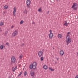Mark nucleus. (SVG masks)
Wrapping results in <instances>:
<instances>
[{
  "mask_svg": "<svg viewBox=\"0 0 78 78\" xmlns=\"http://www.w3.org/2000/svg\"><path fill=\"white\" fill-rule=\"evenodd\" d=\"M57 1H59V0H57Z\"/></svg>",
  "mask_w": 78,
  "mask_h": 78,
  "instance_id": "obj_40",
  "label": "nucleus"
},
{
  "mask_svg": "<svg viewBox=\"0 0 78 78\" xmlns=\"http://www.w3.org/2000/svg\"><path fill=\"white\" fill-rule=\"evenodd\" d=\"M3 24H4V23H3V22H2V23H0V25L1 26L3 25Z\"/></svg>",
  "mask_w": 78,
  "mask_h": 78,
  "instance_id": "obj_24",
  "label": "nucleus"
},
{
  "mask_svg": "<svg viewBox=\"0 0 78 78\" xmlns=\"http://www.w3.org/2000/svg\"><path fill=\"white\" fill-rule=\"evenodd\" d=\"M24 11H25V12L26 14H27V10L25 9V10Z\"/></svg>",
  "mask_w": 78,
  "mask_h": 78,
  "instance_id": "obj_25",
  "label": "nucleus"
},
{
  "mask_svg": "<svg viewBox=\"0 0 78 78\" xmlns=\"http://www.w3.org/2000/svg\"><path fill=\"white\" fill-rule=\"evenodd\" d=\"M42 10V9L41 8H40V9H38V11L39 12H40L42 13V11H41Z\"/></svg>",
  "mask_w": 78,
  "mask_h": 78,
  "instance_id": "obj_16",
  "label": "nucleus"
},
{
  "mask_svg": "<svg viewBox=\"0 0 78 78\" xmlns=\"http://www.w3.org/2000/svg\"><path fill=\"white\" fill-rule=\"evenodd\" d=\"M49 69L50 70H51L52 71H53L55 70V69H53L51 68H49Z\"/></svg>",
  "mask_w": 78,
  "mask_h": 78,
  "instance_id": "obj_17",
  "label": "nucleus"
},
{
  "mask_svg": "<svg viewBox=\"0 0 78 78\" xmlns=\"http://www.w3.org/2000/svg\"><path fill=\"white\" fill-rule=\"evenodd\" d=\"M64 54V52L63 50H62L60 51V54L61 56H63Z\"/></svg>",
  "mask_w": 78,
  "mask_h": 78,
  "instance_id": "obj_10",
  "label": "nucleus"
},
{
  "mask_svg": "<svg viewBox=\"0 0 78 78\" xmlns=\"http://www.w3.org/2000/svg\"><path fill=\"white\" fill-rule=\"evenodd\" d=\"M33 23H34V24H35V23H34V22H33Z\"/></svg>",
  "mask_w": 78,
  "mask_h": 78,
  "instance_id": "obj_34",
  "label": "nucleus"
},
{
  "mask_svg": "<svg viewBox=\"0 0 78 78\" xmlns=\"http://www.w3.org/2000/svg\"><path fill=\"white\" fill-rule=\"evenodd\" d=\"M65 23L64 24V25L65 26H68V23H67V21H65Z\"/></svg>",
  "mask_w": 78,
  "mask_h": 78,
  "instance_id": "obj_13",
  "label": "nucleus"
},
{
  "mask_svg": "<svg viewBox=\"0 0 78 78\" xmlns=\"http://www.w3.org/2000/svg\"><path fill=\"white\" fill-rule=\"evenodd\" d=\"M53 49H54V48H53Z\"/></svg>",
  "mask_w": 78,
  "mask_h": 78,
  "instance_id": "obj_44",
  "label": "nucleus"
},
{
  "mask_svg": "<svg viewBox=\"0 0 78 78\" xmlns=\"http://www.w3.org/2000/svg\"><path fill=\"white\" fill-rule=\"evenodd\" d=\"M1 31H2V30H1Z\"/></svg>",
  "mask_w": 78,
  "mask_h": 78,
  "instance_id": "obj_41",
  "label": "nucleus"
},
{
  "mask_svg": "<svg viewBox=\"0 0 78 78\" xmlns=\"http://www.w3.org/2000/svg\"><path fill=\"white\" fill-rule=\"evenodd\" d=\"M57 63H56V62L55 63V64H56Z\"/></svg>",
  "mask_w": 78,
  "mask_h": 78,
  "instance_id": "obj_39",
  "label": "nucleus"
},
{
  "mask_svg": "<svg viewBox=\"0 0 78 78\" xmlns=\"http://www.w3.org/2000/svg\"><path fill=\"white\" fill-rule=\"evenodd\" d=\"M41 61H42L44 60V57H42L41 58Z\"/></svg>",
  "mask_w": 78,
  "mask_h": 78,
  "instance_id": "obj_23",
  "label": "nucleus"
},
{
  "mask_svg": "<svg viewBox=\"0 0 78 78\" xmlns=\"http://www.w3.org/2000/svg\"><path fill=\"white\" fill-rule=\"evenodd\" d=\"M5 46H3V45H1V46H0V48L1 49H3V48Z\"/></svg>",
  "mask_w": 78,
  "mask_h": 78,
  "instance_id": "obj_19",
  "label": "nucleus"
},
{
  "mask_svg": "<svg viewBox=\"0 0 78 78\" xmlns=\"http://www.w3.org/2000/svg\"><path fill=\"white\" fill-rule=\"evenodd\" d=\"M38 55L39 57H41V56H43V52L42 51H39L38 52Z\"/></svg>",
  "mask_w": 78,
  "mask_h": 78,
  "instance_id": "obj_7",
  "label": "nucleus"
},
{
  "mask_svg": "<svg viewBox=\"0 0 78 78\" xmlns=\"http://www.w3.org/2000/svg\"><path fill=\"white\" fill-rule=\"evenodd\" d=\"M78 4L76 3H73L72 6V8H73L74 10H77L78 8Z\"/></svg>",
  "mask_w": 78,
  "mask_h": 78,
  "instance_id": "obj_3",
  "label": "nucleus"
},
{
  "mask_svg": "<svg viewBox=\"0 0 78 78\" xmlns=\"http://www.w3.org/2000/svg\"><path fill=\"white\" fill-rule=\"evenodd\" d=\"M22 57H23V55L22 54H21L20 55V56L19 58L20 59H21V58H22Z\"/></svg>",
  "mask_w": 78,
  "mask_h": 78,
  "instance_id": "obj_18",
  "label": "nucleus"
},
{
  "mask_svg": "<svg viewBox=\"0 0 78 78\" xmlns=\"http://www.w3.org/2000/svg\"><path fill=\"white\" fill-rule=\"evenodd\" d=\"M49 32L50 34L49 35V37L50 39H52V37H53V34L52 33V30H50Z\"/></svg>",
  "mask_w": 78,
  "mask_h": 78,
  "instance_id": "obj_5",
  "label": "nucleus"
},
{
  "mask_svg": "<svg viewBox=\"0 0 78 78\" xmlns=\"http://www.w3.org/2000/svg\"><path fill=\"white\" fill-rule=\"evenodd\" d=\"M16 7H14V11L13 12V16H16Z\"/></svg>",
  "mask_w": 78,
  "mask_h": 78,
  "instance_id": "obj_9",
  "label": "nucleus"
},
{
  "mask_svg": "<svg viewBox=\"0 0 78 78\" xmlns=\"http://www.w3.org/2000/svg\"><path fill=\"white\" fill-rule=\"evenodd\" d=\"M43 68L44 69H45V70H47V69H48V66L46 65H44L43 66Z\"/></svg>",
  "mask_w": 78,
  "mask_h": 78,
  "instance_id": "obj_12",
  "label": "nucleus"
},
{
  "mask_svg": "<svg viewBox=\"0 0 78 78\" xmlns=\"http://www.w3.org/2000/svg\"><path fill=\"white\" fill-rule=\"evenodd\" d=\"M18 34L17 31H15L13 33H12V35L14 37V36H17V35Z\"/></svg>",
  "mask_w": 78,
  "mask_h": 78,
  "instance_id": "obj_8",
  "label": "nucleus"
},
{
  "mask_svg": "<svg viewBox=\"0 0 78 78\" xmlns=\"http://www.w3.org/2000/svg\"><path fill=\"white\" fill-rule=\"evenodd\" d=\"M42 51H44V49H43L42 50Z\"/></svg>",
  "mask_w": 78,
  "mask_h": 78,
  "instance_id": "obj_33",
  "label": "nucleus"
},
{
  "mask_svg": "<svg viewBox=\"0 0 78 78\" xmlns=\"http://www.w3.org/2000/svg\"><path fill=\"white\" fill-rule=\"evenodd\" d=\"M13 27H14V26H12V27H11V28H12Z\"/></svg>",
  "mask_w": 78,
  "mask_h": 78,
  "instance_id": "obj_36",
  "label": "nucleus"
},
{
  "mask_svg": "<svg viewBox=\"0 0 78 78\" xmlns=\"http://www.w3.org/2000/svg\"><path fill=\"white\" fill-rule=\"evenodd\" d=\"M17 69V66H16L13 70V72H15V70Z\"/></svg>",
  "mask_w": 78,
  "mask_h": 78,
  "instance_id": "obj_21",
  "label": "nucleus"
},
{
  "mask_svg": "<svg viewBox=\"0 0 78 78\" xmlns=\"http://www.w3.org/2000/svg\"><path fill=\"white\" fill-rule=\"evenodd\" d=\"M8 8V6H7L6 5H5L4 7V9H7V8Z\"/></svg>",
  "mask_w": 78,
  "mask_h": 78,
  "instance_id": "obj_15",
  "label": "nucleus"
},
{
  "mask_svg": "<svg viewBox=\"0 0 78 78\" xmlns=\"http://www.w3.org/2000/svg\"><path fill=\"white\" fill-rule=\"evenodd\" d=\"M5 13H6V12H4V14H5Z\"/></svg>",
  "mask_w": 78,
  "mask_h": 78,
  "instance_id": "obj_35",
  "label": "nucleus"
},
{
  "mask_svg": "<svg viewBox=\"0 0 78 78\" xmlns=\"http://www.w3.org/2000/svg\"><path fill=\"white\" fill-rule=\"evenodd\" d=\"M16 62V58L14 56H12L11 58V62L14 63Z\"/></svg>",
  "mask_w": 78,
  "mask_h": 78,
  "instance_id": "obj_6",
  "label": "nucleus"
},
{
  "mask_svg": "<svg viewBox=\"0 0 78 78\" xmlns=\"http://www.w3.org/2000/svg\"><path fill=\"white\" fill-rule=\"evenodd\" d=\"M25 45V44H23L22 45V47H23V46H24V45Z\"/></svg>",
  "mask_w": 78,
  "mask_h": 78,
  "instance_id": "obj_30",
  "label": "nucleus"
},
{
  "mask_svg": "<svg viewBox=\"0 0 78 78\" xmlns=\"http://www.w3.org/2000/svg\"><path fill=\"white\" fill-rule=\"evenodd\" d=\"M24 75L25 76H26L27 75V71H25L24 73Z\"/></svg>",
  "mask_w": 78,
  "mask_h": 78,
  "instance_id": "obj_26",
  "label": "nucleus"
},
{
  "mask_svg": "<svg viewBox=\"0 0 78 78\" xmlns=\"http://www.w3.org/2000/svg\"><path fill=\"white\" fill-rule=\"evenodd\" d=\"M13 68H14V67H13L12 68V69H13Z\"/></svg>",
  "mask_w": 78,
  "mask_h": 78,
  "instance_id": "obj_42",
  "label": "nucleus"
},
{
  "mask_svg": "<svg viewBox=\"0 0 78 78\" xmlns=\"http://www.w3.org/2000/svg\"><path fill=\"white\" fill-rule=\"evenodd\" d=\"M75 78H78V75H77Z\"/></svg>",
  "mask_w": 78,
  "mask_h": 78,
  "instance_id": "obj_31",
  "label": "nucleus"
},
{
  "mask_svg": "<svg viewBox=\"0 0 78 78\" xmlns=\"http://www.w3.org/2000/svg\"><path fill=\"white\" fill-rule=\"evenodd\" d=\"M6 45H9V43L7 42L6 44Z\"/></svg>",
  "mask_w": 78,
  "mask_h": 78,
  "instance_id": "obj_28",
  "label": "nucleus"
},
{
  "mask_svg": "<svg viewBox=\"0 0 78 78\" xmlns=\"http://www.w3.org/2000/svg\"><path fill=\"white\" fill-rule=\"evenodd\" d=\"M37 66V62H33V64H31L30 66V69L31 70L32 69H36V66Z\"/></svg>",
  "mask_w": 78,
  "mask_h": 78,
  "instance_id": "obj_1",
  "label": "nucleus"
},
{
  "mask_svg": "<svg viewBox=\"0 0 78 78\" xmlns=\"http://www.w3.org/2000/svg\"><path fill=\"white\" fill-rule=\"evenodd\" d=\"M58 38H62V35H61V34H59L58 35Z\"/></svg>",
  "mask_w": 78,
  "mask_h": 78,
  "instance_id": "obj_14",
  "label": "nucleus"
},
{
  "mask_svg": "<svg viewBox=\"0 0 78 78\" xmlns=\"http://www.w3.org/2000/svg\"><path fill=\"white\" fill-rule=\"evenodd\" d=\"M49 13V11H48V12H47V14H48Z\"/></svg>",
  "mask_w": 78,
  "mask_h": 78,
  "instance_id": "obj_32",
  "label": "nucleus"
},
{
  "mask_svg": "<svg viewBox=\"0 0 78 78\" xmlns=\"http://www.w3.org/2000/svg\"><path fill=\"white\" fill-rule=\"evenodd\" d=\"M22 74V71H21L20 73V74L18 75V76H20Z\"/></svg>",
  "mask_w": 78,
  "mask_h": 78,
  "instance_id": "obj_22",
  "label": "nucleus"
},
{
  "mask_svg": "<svg viewBox=\"0 0 78 78\" xmlns=\"http://www.w3.org/2000/svg\"><path fill=\"white\" fill-rule=\"evenodd\" d=\"M77 56H78V52L77 53Z\"/></svg>",
  "mask_w": 78,
  "mask_h": 78,
  "instance_id": "obj_38",
  "label": "nucleus"
},
{
  "mask_svg": "<svg viewBox=\"0 0 78 78\" xmlns=\"http://www.w3.org/2000/svg\"><path fill=\"white\" fill-rule=\"evenodd\" d=\"M28 3H29V2H28Z\"/></svg>",
  "mask_w": 78,
  "mask_h": 78,
  "instance_id": "obj_43",
  "label": "nucleus"
},
{
  "mask_svg": "<svg viewBox=\"0 0 78 78\" xmlns=\"http://www.w3.org/2000/svg\"><path fill=\"white\" fill-rule=\"evenodd\" d=\"M23 22H23V21L21 20V21L20 23V24H23Z\"/></svg>",
  "mask_w": 78,
  "mask_h": 78,
  "instance_id": "obj_20",
  "label": "nucleus"
},
{
  "mask_svg": "<svg viewBox=\"0 0 78 78\" xmlns=\"http://www.w3.org/2000/svg\"><path fill=\"white\" fill-rule=\"evenodd\" d=\"M30 74L31 76H34V72H32V70H31L30 72Z\"/></svg>",
  "mask_w": 78,
  "mask_h": 78,
  "instance_id": "obj_11",
  "label": "nucleus"
},
{
  "mask_svg": "<svg viewBox=\"0 0 78 78\" xmlns=\"http://www.w3.org/2000/svg\"><path fill=\"white\" fill-rule=\"evenodd\" d=\"M57 61H58V58H57Z\"/></svg>",
  "mask_w": 78,
  "mask_h": 78,
  "instance_id": "obj_37",
  "label": "nucleus"
},
{
  "mask_svg": "<svg viewBox=\"0 0 78 78\" xmlns=\"http://www.w3.org/2000/svg\"><path fill=\"white\" fill-rule=\"evenodd\" d=\"M70 34V32H68L67 33V34Z\"/></svg>",
  "mask_w": 78,
  "mask_h": 78,
  "instance_id": "obj_27",
  "label": "nucleus"
},
{
  "mask_svg": "<svg viewBox=\"0 0 78 78\" xmlns=\"http://www.w3.org/2000/svg\"><path fill=\"white\" fill-rule=\"evenodd\" d=\"M70 37L69 35H67L66 37V41L67 43V45H69V43H70L71 42L72 40H71V38H69Z\"/></svg>",
  "mask_w": 78,
  "mask_h": 78,
  "instance_id": "obj_2",
  "label": "nucleus"
},
{
  "mask_svg": "<svg viewBox=\"0 0 78 78\" xmlns=\"http://www.w3.org/2000/svg\"><path fill=\"white\" fill-rule=\"evenodd\" d=\"M31 2L30 0H27L26 1L27 7L28 8H29V9H30V3H31Z\"/></svg>",
  "mask_w": 78,
  "mask_h": 78,
  "instance_id": "obj_4",
  "label": "nucleus"
},
{
  "mask_svg": "<svg viewBox=\"0 0 78 78\" xmlns=\"http://www.w3.org/2000/svg\"><path fill=\"white\" fill-rule=\"evenodd\" d=\"M7 33H8V31H5V34H7Z\"/></svg>",
  "mask_w": 78,
  "mask_h": 78,
  "instance_id": "obj_29",
  "label": "nucleus"
}]
</instances>
